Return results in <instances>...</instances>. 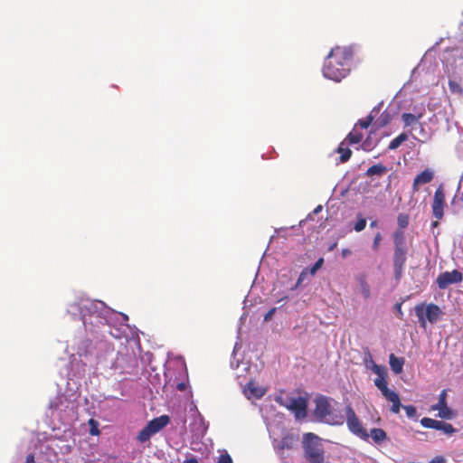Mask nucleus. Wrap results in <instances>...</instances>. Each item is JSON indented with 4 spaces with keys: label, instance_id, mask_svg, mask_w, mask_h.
<instances>
[{
    "label": "nucleus",
    "instance_id": "nucleus-1",
    "mask_svg": "<svg viewBox=\"0 0 463 463\" xmlns=\"http://www.w3.org/2000/svg\"><path fill=\"white\" fill-rule=\"evenodd\" d=\"M353 57L354 50L351 46H335L325 61L324 76L332 80L340 81L349 74Z\"/></svg>",
    "mask_w": 463,
    "mask_h": 463
},
{
    "label": "nucleus",
    "instance_id": "nucleus-43",
    "mask_svg": "<svg viewBox=\"0 0 463 463\" xmlns=\"http://www.w3.org/2000/svg\"><path fill=\"white\" fill-rule=\"evenodd\" d=\"M176 389H177V390H179V391H181V392L184 391V390L186 389V383H183V382H182V383H177V385H176Z\"/></svg>",
    "mask_w": 463,
    "mask_h": 463
},
{
    "label": "nucleus",
    "instance_id": "nucleus-11",
    "mask_svg": "<svg viewBox=\"0 0 463 463\" xmlns=\"http://www.w3.org/2000/svg\"><path fill=\"white\" fill-rule=\"evenodd\" d=\"M433 411H439L438 416L442 419H451L452 411L448 407L446 402V391L443 390L439 395V402L431 406Z\"/></svg>",
    "mask_w": 463,
    "mask_h": 463
},
{
    "label": "nucleus",
    "instance_id": "nucleus-18",
    "mask_svg": "<svg viewBox=\"0 0 463 463\" xmlns=\"http://www.w3.org/2000/svg\"><path fill=\"white\" fill-rule=\"evenodd\" d=\"M383 396L392 403L391 411L393 413H398L400 411L401 407H402L398 393L391 390L385 394H383Z\"/></svg>",
    "mask_w": 463,
    "mask_h": 463
},
{
    "label": "nucleus",
    "instance_id": "nucleus-44",
    "mask_svg": "<svg viewBox=\"0 0 463 463\" xmlns=\"http://www.w3.org/2000/svg\"><path fill=\"white\" fill-rule=\"evenodd\" d=\"M369 146H370V144H369V137L366 138L363 144H362V148L364 149V150H367L369 149Z\"/></svg>",
    "mask_w": 463,
    "mask_h": 463
},
{
    "label": "nucleus",
    "instance_id": "nucleus-32",
    "mask_svg": "<svg viewBox=\"0 0 463 463\" xmlns=\"http://www.w3.org/2000/svg\"><path fill=\"white\" fill-rule=\"evenodd\" d=\"M410 217L406 213H400L397 217V223L399 226V230H403L409 225Z\"/></svg>",
    "mask_w": 463,
    "mask_h": 463
},
{
    "label": "nucleus",
    "instance_id": "nucleus-12",
    "mask_svg": "<svg viewBox=\"0 0 463 463\" xmlns=\"http://www.w3.org/2000/svg\"><path fill=\"white\" fill-rule=\"evenodd\" d=\"M131 360H132L131 357H129L128 355L118 353L116 356V359H115L113 364H112V368L115 371H118L119 373H130V370H129L130 365L128 364L126 366L125 364H129V362Z\"/></svg>",
    "mask_w": 463,
    "mask_h": 463
},
{
    "label": "nucleus",
    "instance_id": "nucleus-20",
    "mask_svg": "<svg viewBox=\"0 0 463 463\" xmlns=\"http://www.w3.org/2000/svg\"><path fill=\"white\" fill-rule=\"evenodd\" d=\"M298 440V436H296L292 433H288L282 437L279 447L280 449H291L294 448V446L296 445Z\"/></svg>",
    "mask_w": 463,
    "mask_h": 463
},
{
    "label": "nucleus",
    "instance_id": "nucleus-47",
    "mask_svg": "<svg viewBox=\"0 0 463 463\" xmlns=\"http://www.w3.org/2000/svg\"><path fill=\"white\" fill-rule=\"evenodd\" d=\"M351 253H352V252H351V250H350L349 249H344V250H342V256H343L344 258L347 257V256H348V255H350Z\"/></svg>",
    "mask_w": 463,
    "mask_h": 463
},
{
    "label": "nucleus",
    "instance_id": "nucleus-33",
    "mask_svg": "<svg viewBox=\"0 0 463 463\" xmlns=\"http://www.w3.org/2000/svg\"><path fill=\"white\" fill-rule=\"evenodd\" d=\"M449 88L450 92L453 94H458V95L463 94V90H462L460 84L454 80H449Z\"/></svg>",
    "mask_w": 463,
    "mask_h": 463
},
{
    "label": "nucleus",
    "instance_id": "nucleus-2",
    "mask_svg": "<svg viewBox=\"0 0 463 463\" xmlns=\"http://www.w3.org/2000/svg\"><path fill=\"white\" fill-rule=\"evenodd\" d=\"M331 399L320 395L315 399L314 415L318 421L332 426H341L345 422V416L340 411H334Z\"/></svg>",
    "mask_w": 463,
    "mask_h": 463
},
{
    "label": "nucleus",
    "instance_id": "nucleus-29",
    "mask_svg": "<svg viewBox=\"0 0 463 463\" xmlns=\"http://www.w3.org/2000/svg\"><path fill=\"white\" fill-rule=\"evenodd\" d=\"M154 435L152 430L146 425L138 433L137 440L141 443L146 442L150 439V438Z\"/></svg>",
    "mask_w": 463,
    "mask_h": 463
},
{
    "label": "nucleus",
    "instance_id": "nucleus-50",
    "mask_svg": "<svg viewBox=\"0 0 463 463\" xmlns=\"http://www.w3.org/2000/svg\"><path fill=\"white\" fill-rule=\"evenodd\" d=\"M377 226H378V222H377V221H372V222H370V227H371V228H375V227H377Z\"/></svg>",
    "mask_w": 463,
    "mask_h": 463
},
{
    "label": "nucleus",
    "instance_id": "nucleus-27",
    "mask_svg": "<svg viewBox=\"0 0 463 463\" xmlns=\"http://www.w3.org/2000/svg\"><path fill=\"white\" fill-rule=\"evenodd\" d=\"M434 430H441L448 435H451L456 431L455 428L450 423H447L442 420L437 421L436 428Z\"/></svg>",
    "mask_w": 463,
    "mask_h": 463
},
{
    "label": "nucleus",
    "instance_id": "nucleus-21",
    "mask_svg": "<svg viewBox=\"0 0 463 463\" xmlns=\"http://www.w3.org/2000/svg\"><path fill=\"white\" fill-rule=\"evenodd\" d=\"M389 364L391 366L392 371L399 374L402 372L403 364H404V358L402 357H397L395 354H391L389 356Z\"/></svg>",
    "mask_w": 463,
    "mask_h": 463
},
{
    "label": "nucleus",
    "instance_id": "nucleus-24",
    "mask_svg": "<svg viewBox=\"0 0 463 463\" xmlns=\"http://www.w3.org/2000/svg\"><path fill=\"white\" fill-rule=\"evenodd\" d=\"M364 135L354 127V129L344 139L349 145L358 144L363 140Z\"/></svg>",
    "mask_w": 463,
    "mask_h": 463
},
{
    "label": "nucleus",
    "instance_id": "nucleus-54",
    "mask_svg": "<svg viewBox=\"0 0 463 463\" xmlns=\"http://www.w3.org/2000/svg\"><path fill=\"white\" fill-rule=\"evenodd\" d=\"M336 246V243H334L330 248L329 250H332L333 249H335V247Z\"/></svg>",
    "mask_w": 463,
    "mask_h": 463
},
{
    "label": "nucleus",
    "instance_id": "nucleus-49",
    "mask_svg": "<svg viewBox=\"0 0 463 463\" xmlns=\"http://www.w3.org/2000/svg\"><path fill=\"white\" fill-rule=\"evenodd\" d=\"M184 463H198V460L195 458H190L185 459Z\"/></svg>",
    "mask_w": 463,
    "mask_h": 463
},
{
    "label": "nucleus",
    "instance_id": "nucleus-31",
    "mask_svg": "<svg viewBox=\"0 0 463 463\" xmlns=\"http://www.w3.org/2000/svg\"><path fill=\"white\" fill-rule=\"evenodd\" d=\"M360 290H361V294L363 295V297L365 299L370 298V295H371L370 286L368 285V283L366 282L364 278L360 279Z\"/></svg>",
    "mask_w": 463,
    "mask_h": 463
},
{
    "label": "nucleus",
    "instance_id": "nucleus-15",
    "mask_svg": "<svg viewBox=\"0 0 463 463\" xmlns=\"http://www.w3.org/2000/svg\"><path fill=\"white\" fill-rule=\"evenodd\" d=\"M170 422V418L167 415H161L150 420L146 425L154 434L159 432Z\"/></svg>",
    "mask_w": 463,
    "mask_h": 463
},
{
    "label": "nucleus",
    "instance_id": "nucleus-23",
    "mask_svg": "<svg viewBox=\"0 0 463 463\" xmlns=\"http://www.w3.org/2000/svg\"><path fill=\"white\" fill-rule=\"evenodd\" d=\"M245 393L249 397L261 398L265 394V391L258 386H255L252 382H250L245 388Z\"/></svg>",
    "mask_w": 463,
    "mask_h": 463
},
{
    "label": "nucleus",
    "instance_id": "nucleus-28",
    "mask_svg": "<svg viewBox=\"0 0 463 463\" xmlns=\"http://www.w3.org/2000/svg\"><path fill=\"white\" fill-rule=\"evenodd\" d=\"M407 139H408V135L405 133H401L398 137H396L394 139H392L390 142L388 148L390 150H395Z\"/></svg>",
    "mask_w": 463,
    "mask_h": 463
},
{
    "label": "nucleus",
    "instance_id": "nucleus-14",
    "mask_svg": "<svg viewBox=\"0 0 463 463\" xmlns=\"http://www.w3.org/2000/svg\"><path fill=\"white\" fill-rule=\"evenodd\" d=\"M383 103H379L373 107L369 115L365 118L359 119L354 127H360L361 128L364 129L368 128L374 122L373 120L381 111Z\"/></svg>",
    "mask_w": 463,
    "mask_h": 463
},
{
    "label": "nucleus",
    "instance_id": "nucleus-52",
    "mask_svg": "<svg viewBox=\"0 0 463 463\" xmlns=\"http://www.w3.org/2000/svg\"><path fill=\"white\" fill-rule=\"evenodd\" d=\"M322 209V206L321 205H318L315 210H314V213H317L319 211H321Z\"/></svg>",
    "mask_w": 463,
    "mask_h": 463
},
{
    "label": "nucleus",
    "instance_id": "nucleus-9",
    "mask_svg": "<svg viewBox=\"0 0 463 463\" xmlns=\"http://www.w3.org/2000/svg\"><path fill=\"white\" fill-rule=\"evenodd\" d=\"M368 356L371 364H373L372 370L378 375V377L374 380V384L382 392L383 395L389 391H391L387 386L388 383L386 381V369L383 366L374 364L370 353H368Z\"/></svg>",
    "mask_w": 463,
    "mask_h": 463
},
{
    "label": "nucleus",
    "instance_id": "nucleus-39",
    "mask_svg": "<svg viewBox=\"0 0 463 463\" xmlns=\"http://www.w3.org/2000/svg\"><path fill=\"white\" fill-rule=\"evenodd\" d=\"M382 241V234L380 232H377L374 236L372 248L373 250H378L380 242Z\"/></svg>",
    "mask_w": 463,
    "mask_h": 463
},
{
    "label": "nucleus",
    "instance_id": "nucleus-41",
    "mask_svg": "<svg viewBox=\"0 0 463 463\" xmlns=\"http://www.w3.org/2000/svg\"><path fill=\"white\" fill-rule=\"evenodd\" d=\"M276 312V308L273 307L271 309H269L264 316V321H269L272 318L273 315L275 314Z\"/></svg>",
    "mask_w": 463,
    "mask_h": 463
},
{
    "label": "nucleus",
    "instance_id": "nucleus-3",
    "mask_svg": "<svg viewBox=\"0 0 463 463\" xmlns=\"http://www.w3.org/2000/svg\"><path fill=\"white\" fill-rule=\"evenodd\" d=\"M303 448L309 463H324V449L316 434L308 432L304 435Z\"/></svg>",
    "mask_w": 463,
    "mask_h": 463
},
{
    "label": "nucleus",
    "instance_id": "nucleus-6",
    "mask_svg": "<svg viewBox=\"0 0 463 463\" xmlns=\"http://www.w3.org/2000/svg\"><path fill=\"white\" fill-rule=\"evenodd\" d=\"M280 404L291 411L297 419H304L307 416V400L302 396L288 398L287 402Z\"/></svg>",
    "mask_w": 463,
    "mask_h": 463
},
{
    "label": "nucleus",
    "instance_id": "nucleus-35",
    "mask_svg": "<svg viewBox=\"0 0 463 463\" xmlns=\"http://www.w3.org/2000/svg\"><path fill=\"white\" fill-rule=\"evenodd\" d=\"M437 420H434V419H431V418H422L420 420V424L424 427V428H428V429H435L436 428V424H437Z\"/></svg>",
    "mask_w": 463,
    "mask_h": 463
},
{
    "label": "nucleus",
    "instance_id": "nucleus-26",
    "mask_svg": "<svg viewBox=\"0 0 463 463\" xmlns=\"http://www.w3.org/2000/svg\"><path fill=\"white\" fill-rule=\"evenodd\" d=\"M422 114L420 113L419 115H414L411 113H403L402 115V118L404 122V125L406 127L413 126L418 123L419 119L421 118Z\"/></svg>",
    "mask_w": 463,
    "mask_h": 463
},
{
    "label": "nucleus",
    "instance_id": "nucleus-48",
    "mask_svg": "<svg viewBox=\"0 0 463 463\" xmlns=\"http://www.w3.org/2000/svg\"><path fill=\"white\" fill-rule=\"evenodd\" d=\"M90 433L92 435H98L99 433V430H98L97 426H94V427L91 428Z\"/></svg>",
    "mask_w": 463,
    "mask_h": 463
},
{
    "label": "nucleus",
    "instance_id": "nucleus-17",
    "mask_svg": "<svg viewBox=\"0 0 463 463\" xmlns=\"http://www.w3.org/2000/svg\"><path fill=\"white\" fill-rule=\"evenodd\" d=\"M348 145L347 142L343 140L336 149V153L340 155L339 163L341 164L347 162L351 158L352 150L348 147Z\"/></svg>",
    "mask_w": 463,
    "mask_h": 463
},
{
    "label": "nucleus",
    "instance_id": "nucleus-45",
    "mask_svg": "<svg viewBox=\"0 0 463 463\" xmlns=\"http://www.w3.org/2000/svg\"><path fill=\"white\" fill-rule=\"evenodd\" d=\"M25 463H35L33 454L27 455Z\"/></svg>",
    "mask_w": 463,
    "mask_h": 463
},
{
    "label": "nucleus",
    "instance_id": "nucleus-7",
    "mask_svg": "<svg viewBox=\"0 0 463 463\" xmlns=\"http://www.w3.org/2000/svg\"><path fill=\"white\" fill-rule=\"evenodd\" d=\"M446 205L444 187L440 184L435 191L431 204L432 214L437 220H441L444 216V207Z\"/></svg>",
    "mask_w": 463,
    "mask_h": 463
},
{
    "label": "nucleus",
    "instance_id": "nucleus-46",
    "mask_svg": "<svg viewBox=\"0 0 463 463\" xmlns=\"http://www.w3.org/2000/svg\"><path fill=\"white\" fill-rule=\"evenodd\" d=\"M396 308L398 311L399 317L402 318V315H403L402 310V304L401 303L396 304Z\"/></svg>",
    "mask_w": 463,
    "mask_h": 463
},
{
    "label": "nucleus",
    "instance_id": "nucleus-36",
    "mask_svg": "<svg viewBox=\"0 0 463 463\" xmlns=\"http://www.w3.org/2000/svg\"><path fill=\"white\" fill-rule=\"evenodd\" d=\"M323 264L324 258H319L311 268H308L307 274L312 276L315 275L317 272V270L323 266Z\"/></svg>",
    "mask_w": 463,
    "mask_h": 463
},
{
    "label": "nucleus",
    "instance_id": "nucleus-22",
    "mask_svg": "<svg viewBox=\"0 0 463 463\" xmlns=\"http://www.w3.org/2000/svg\"><path fill=\"white\" fill-rule=\"evenodd\" d=\"M387 171H388V169L385 165H383V164H376V165L370 166L366 170L365 175H367V176L377 175V176L381 177L383 175H385L387 173Z\"/></svg>",
    "mask_w": 463,
    "mask_h": 463
},
{
    "label": "nucleus",
    "instance_id": "nucleus-40",
    "mask_svg": "<svg viewBox=\"0 0 463 463\" xmlns=\"http://www.w3.org/2000/svg\"><path fill=\"white\" fill-rule=\"evenodd\" d=\"M217 463H232V459L228 453H225V454H222L219 457Z\"/></svg>",
    "mask_w": 463,
    "mask_h": 463
},
{
    "label": "nucleus",
    "instance_id": "nucleus-4",
    "mask_svg": "<svg viewBox=\"0 0 463 463\" xmlns=\"http://www.w3.org/2000/svg\"><path fill=\"white\" fill-rule=\"evenodd\" d=\"M415 313L418 317L419 323L421 327H426V321L430 323H436L439 317L442 315V311L439 306L430 303L426 307L424 304H420L415 307Z\"/></svg>",
    "mask_w": 463,
    "mask_h": 463
},
{
    "label": "nucleus",
    "instance_id": "nucleus-34",
    "mask_svg": "<svg viewBox=\"0 0 463 463\" xmlns=\"http://www.w3.org/2000/svg\"><path fill=\"white\" fill-rule=\"evenodd\" d=\"M357 222H355L354 229L355 232H362L366 226V219L362 216L361 213L357 215Z\"/></svg>",
    "mask_w": 463,
    "mask_h": 463
},
{
    "label": "nucleus",
    "instance_id": "nucleus-19",
    "mask_svg": "<svg viewBox=\"0 0 463 463\" xmlns=\"http://www.w3.org/2000/svg\"><path fill=\"white\" fill-rule=\"evenodd\" d=\"M383 396L392 403L391 411L393 413H398L400 411L401 407H402L398 393L391 390L385 394H383Z\"/></svg>",
    "mask_w": 463,
    "mask_h": 463
},
{
    "label": "nucleus",
    "instance_id": "nucleus-8",
    "mask_svg": "<svg viewBox=\"0 0 463 463\" xmlns=\"http://www.w3.org/2000/svg\"><path fill=\"white\" fill-rule=\"evenodd\" d=\"M463 279V274L458 269L452 271L441 272L437 279L436 283L439 289H445L449 285L461 282Z\"/></svg>",
    "mask_w": 463,
    "mask_h": 463
},
{
    "label": "nucleus",
    "instance_id": "nucleus-13",
    "mask_svg": "<svg viewBox=\"0 0 463 463\" xmlns=\"http://www.w3.org/2000/svg\"><path fill=\"white\" fill-rule=\"evenodd\" d=\"M434 178V172L429 168L423 170L420 174L417 175L413 180L412 190L417 192L420 184H426L430 183Z\"/></svg>",
    "mask_w": 463,
    "mask_h": 463
},
{
    "label": "nucleus",
    "instance_id": "nucleus-55",
    "mask_svg": "<svg viewBox=\"0 0 463 463\" xmlns=\"http://www.w3.org/2000/svg\"><path fill=\"white\" fill-rule=\"evenodd\" d=\"M460 80L463 82V80H462V79H460Z\"/></svg>",
    "mask_w": 463,
    "mask_h": 463
},
{
    "label": "nucleus",
    "instance_id": "nucleus-51",
    "mask_svg": "<svg viewBox=\"0 0 463 463\" xmlns=\"http://www.w3.org/2000/svg\"><path fill=\"white\" fill-rule=\"evenodd\" d=\"M89 423H90L92 427L97 426V422H96L93 419H90V420H89Z\"/></svg>",
    "mask_w": 463,
    "mask_h": 463
},
{
    "label": "nucleus",
    "instance_id": "nucleus-30",
    "mask_svg": "<svg viewBox=\"0 0 463 463\" xmlns=\"http://www.w3.org/2000/svg\"><path fill=\"white\" fill-rule=\"evenodd\" d=\"M394 247H404V232L402 230H397L393 233Z\"/></svg>",
    "mask_w": 463,
    "mask_h": 463
},
{
    "label": "nucleus",
    "instance_id": "nucleus-25",
    "mask_svg": "<svg viewBox=\"0 0 463 463\" xmlns=\"http://www.w3.org/2000/svg\"><path fill=\"white\" fill-rule=\"evenodd\" d=\"M371 437L375 443H381L387 439V434L383 429L373 428L371 430Z\"/></svg>",
    "mask_w": 463,
    "mask_h": 463
},
{
    "label": "nucleus",
    "instance_id": "nucleus-5",
    "mask_svg": "<svg viewBox=\"0 0 463 463\" xmlns=\"http://www.w3.org/2000/svg\"><path fill=\"white\" fill-rule=\"evenodd\" d=\"M345 412L349 431L360 439L367 440L369 434L350 404L345 407Z\"/></svg>",
    "mask_w": 463,
    "mask_h": 463
},
{
    "label": "nucleus",
    "instance_id": "nucleus-16",
    "mask_svg": "<svg viewBox=\"0 0 463 463\" xmlns=\"http://www.w3.org/2000/svg\"><path fill=\"white\" fill-rule=\"evenodd\" d=\"M392 114L387 109L383 110L382 113L379 112L373 120V132L386 127L392 121Z\"/></svg>",
    "mask_w": 463,
    "mask_h": 463
},
{
    "label": "nucleus",
    "instance_id": "nucleus-37",
    "mask_svg": "<svg viewBox=\"0 0 463 463\" xmlns=\"http://www.w3.org/2000/svg\"><path fill=\"white\" fill-rule=\"evenodd\" d=\"M402 408L404 409L406 415L409 418H413L416 416L417 411L413 405H405V406H402Z\"/></svg>",
    "mask_w": 463,
    "mask_h": 463
},
{
    "label": "nucleus",
    "instance_id": "nucleus-10",
    "mask_svg": "<svg viewBox=\"0 0 463 463\" xmlns=\"http://www.w3.org/2000/svg\"><path fill=\"white\" fill-rule=\"evenodd\" d=\"M406 260L407 257L405 247H394L393 268L395 277L397 279H399L402 276Z\"/></svg>",
    "mask_w": 463,
    "mask_h": 463
},
{
    "label": "nucleus",
    "instance_id": "nucleus-53",
    "mask_svg": "<svg viewBox=\"0 0 463 463\" xmlns=\"http://www.w3.org/2000/svg\"><path fill=\"white\" fill-rule=\"evenodd\" d=\"M438 221H439V220H437V221L433 222H432V226H434V227H435V226H438V224H439V222H438Z\"/></svg>",
    "mask_w": 463,
    "mask_h": 463
},
{
    "label": "nucleus",
    "instance_id": "nucleus-38",
    "mask_svg": "<svg viewBox=\"0 0 463 463\" xmlns=\"http://www.w3.org/2000/svg\"><path fill=\"white\" fill-rule=\"evenodd\" d=\"M307 270H308V268H305V269L301 271V273H300V275H299V277H298V281H297V283H296L295 287L293 288V289H295V288H298V287L302 284V282L304 281V279H306V277L308 275V274H307Z\"/></svg>",
    "mask_w": 463,
    "mask_h": 463
},
{
    "label": "nucleus",
    "instance_id": "nucleus-42",
    "mask_svg": "<svg viewBox=\"0 0 463 463\" xmlns=\"http://www.w3.org/2000/svg\"><path fill=\"white\" fill-rule=\"evenodd\" d=\"M429 463H446V459L442 456H437L432 458Z\"/></svg>",
    "mask_w": 463,
    "mask_h": 463
}]
</instances>
